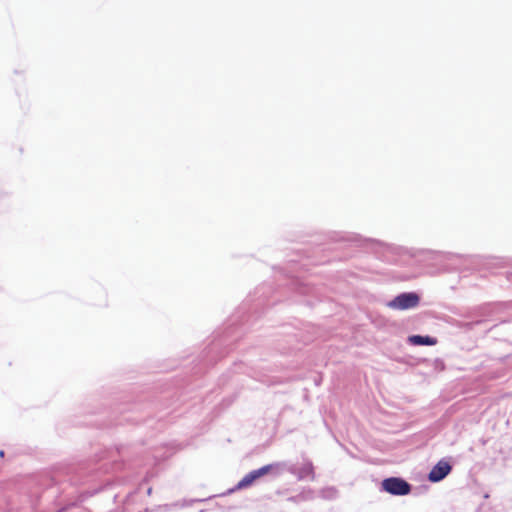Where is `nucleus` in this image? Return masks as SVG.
<instances>
[{
  "mask_svg": "<svg viewBox=\"0 0 512 512\" xmlns=\"http://www.w3.org/2000/svg\"><path fill=\"white\" fill-rule=\"evenodd\" d=\"M382 487L386 492L392 495H407L411 490L408 482L397 477H391L383 480Z\"/></svg>",
  "mask_w": 512,
  "mask_h": 512,
  "instance_id": "nucleus-3",
  "label": "nucleus"
},
{
  "mask_svg": "<svg viewBox=\"0 0 512 512\" xmlns=\"http://www.w3.org/2000/svg\"><path fill=\"white\" fill-rule=\"evenodd\" d=\"M409 342L413 345H435L437 340L429 336L413 335L409 337Z\"/></svg>",
  "mask_w": 512,
  "mask_h": 512,
  "instance_id": "nucleus-6",
  "label": "nucleus"
},
{
  "mask_svg": "<svg viewBox=\"0 0 512 512\" xmlns=\"http://www.w3.org/2000/svg\"><path fill=\"white\" fill-rule=\"evenodd\" d=\"M451 471V466L445 461H439L430 471L429 480L438 482L445 478Z\"/></svg>",
  "mask_w": 512,
  "mask_h": 512,
  "instance_id": "nucleus-4",
  "label": "nucleus"
},
{
  "mask_svg": "<svg viewBox=\"0 0 512 512\" xmlns=\"http://www.w3.org/2000/svg\"><path fill=\"white\" fill-rule=\"evenodd\" d=\"M279 464H268L246 474L236 485L237 490L245 489L253 485L258 479L278 468Z\"/></svg>",
  "mask_w": 512,
  "mask_h": 512,
  "instance_id": "nucleus-1",
  "label": "nucleus"
},
{
  "mask_svg": "<svg viewBox=\"0 0 512 512\" xmlns=\"http://www.w3.org/2000/svg\"><path fill=\"white\" fill-rule=\"evenodd\" d=\"M0 456H1V457H3V456H4V452H3V451H1V452H0Z\"/></svg>",
  "mask_w": 512,
  "mask_h": 512,
  "instance_id": "nucleus-7",
  "label": "nucleus"
},
{
  "mask_svg": "<svg viewBox=\"0 0 512 512\" xmlns=\"http://www.w3.org/2000/svg\"><path fill=\"white\" fill-rule=\"evenodd\" d=\"M292 473H294L299 480L303 479H309L314 480L315 473H314V466L312 462L310 461H304L299 466L295 467L292 470Z\"/></svg>",
  "mask_w": 512,
  "mask_h": 512,
  "instance_id": "nucleus-5",
  "label": "nucleus"
},
{
  "mask_svg": "<svg viewBox=\"0 0 512 512\" xmlns=\"http://www.w3.org/2000/svg\"><path fill=\"white\" fill-rule=\"evenodd\" d=\"M419 296L416 293H402L388 303V307L395 310L414 308L419 304Z\"/></svg>",
  "mask_w": 512,
  "mask_h": 512,
  "instance_id": "nucleus-2",
  "label": "nucleus"
}]
</instances>
